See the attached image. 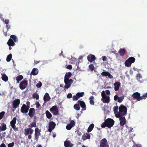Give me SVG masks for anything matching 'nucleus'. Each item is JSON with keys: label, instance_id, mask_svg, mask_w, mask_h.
<instances>
[{"label": "nucleus", "instance_id": "1", "mask_svg": "<svg viewBox=\"0 0 147 147\" xmlns=\"http://www.w3.org/2000/svg\"><path fill=\"white\" fill-rule=\"evenodd\" d=\"M119 113L115 115V116L117 118H119L126 115L127 111V108L125 106L121 105L119 108Z\"/></svg>", "mask_w": 147, "mask_h": 147}, {"label": "nucleus", "instance_id": "2", "mask_svg": "<svg viewBox=\"0 0 147 147\" xmlns=\"http://www.w3.org/2000/svg\"><path fill=\"white\" fill-rule=\"evenodd\" d=\"M114 123L115 121L113 119L108 118L102 123L101 126L102 128H105L106 127L109 128H111L113 127Z\"/></svg>", "mask_w": 147, "mask_h": 147}, {"label": "nucleus", "instance_id": "3", "mask_svg": "<svg viewBox=\"0 0 147 147\" xmlns=\"http://www.w3.org/2000/svg\"><path fill=\"white\" fill-rule=\"evenodd\" d=\"M101 96L102 98L101 100L104 103H109L110 101V97L106 95L104 91H103L101 92Z\"/></svg>", "mask_w": 147, "mask_h": 147}, {"label": "nucleus", "instance_id": "4", "mask_svg": "<svg viewBox=\"0 0 147 147\" xmlns=\"http://www.w3.org/2000/svg\"><path fill=\"white\" fill-rule=\"evenodd\" d=\"M135 59L134 57H130L125 61V65L127 67H129L132 63L135 62Z\"/></svg>", "mask_w": 147, "mask_h": 147}, {"label": "nucleus", "instance_id": "5", "mask_svg": "<svg viewBox=\"0 0 147 147\" xmlns=\"http://www.w3.org/2000/svg\"><path fill=\"white\" fill-rule=\"evenodd\" d=\"M132 97L134 100L136 99L138 101H139L142 100V96H140V94L138 92H136L133 93Z\"/></svg>", "mask_w": 147, "mask_h": 147}, {"label": "nucleus", "instance_id": "6", "mask_svg": "<svg viewBox=\"0 0 147 147\" xmlns=\"http://www.w3.org/2000/svg\"><path fill=\"white\" fill-rule=\"evenodd\" d=\"M64 82L65 84L64 86L65 88L68 89L70 86L71 85L73 82V80L72 79L64 80Z\"/></svg>", "mask_w": 147, "mask_h": 147}, {"label": "nucleus", "instance_id": "7", "mask_svg": "<svg viewBox=\"0 0 147 147\" xmlns=\"http://www.w3.org/2000/svg\"><path fill=\"white\" fill-rule=\"evenodd\" d=\"M50 111L54 115H57L58 114L59 110L57 106H53L50 109Z\"/></svg>", "mask_w": 147, "mask_h": 147}, {"label": "nucleus", "instance_id": "8", "mask_svg": "<svg viewBox=\"0 0 147 147\" xmlns=\"http://www.w3.org/2000/svg\"><path fill=\"white\" fill-rule=\"evenodd\" d=\"M28 86V81L25 80L21 82L19 87L21 90H24Z\"/></svg>", "mask_w": 147, "mask_h": 147}, {"label": "nucleus", "instance_id": "9", "mask_svg": "<svg viewBox=\"0 0 147 147\" xmlns=\"http://www.w3.org/2000/svg\"><path fill=\"white\" fill-rule=\"evenodd\" d=\"M40 131V130L38 127H36L35 128L34 134L35 138H34L35 140H38L39 136L41 134Z\"/></svg>", "mask_w": 147, "mask_h": 147}, {"label": "nucleus", "instance_id": "10", "mask_svg": "<svg viewBox=\"0 0 147 147\" xmlns=\"http://www.w3.org/2000/svg\"><path fill=\"white\" fill-rule=\"evenodd\" d=\"M100 144V147H109L107 144V140L105 138L101 140Z\"/></svg>", "mask_w": 147, "mask_h": 147}, {"label": "nucleus", "instance_id": "11", "mask_svg": "<svg viewBox=\"0 0 147 147\" xmlns=\"http://www.w3.org/2000/svg\"><path fill=\"white\" fill-rule=\"evenodd\" d=\"M56 126L55 123L53 121L50 122L49 124V128L48 131L49 132H51L55 128Z\"/></svg>", "mask_w": 147, "mask_h": 147}, {"label": "nucleus", "instance_id": "12", "mask_svg": "<svg viewBox=\"0 0 147 147\" xmlns=\"http://www.w3.org/2000/svg\"><path fill=\"white\" fill-rule=\"evenodd\" d=\"M20 103V100L19 99H17L13 100L12 105L14 109H16L19 107Z\"/></svg>", "mask_w": 147, "mask_h": 147}, {"label": "nucleus", "instance_id": "13", "mask_svg": "<svg viewBox=\"0 0 147 147\" xmlns=\"http://www.w3.org/2000/svg\"><path fill=\"white\" fill-rule=\"evenodd\" d=\"M29 108L27 107L26 105L23 104L21 108V111L22 113H27L28 111Z\"/></svg>", "mask_w": 147, "mask_h": 147}, {"label": "nucleus", "instance_id": "14", "mask_svg": "<svg viewBox=\"0 0 147 147\" xmlns=\"http://www.w3.org/2000/svg\"><path fill=\"white\" fill-rule=\"evenodd\" d=\"M24 134L25 136H27L30 134H32L33 132V130L30 128H25L24 129Z\"/></svg>", "mask_w": 147, "mask_h": 147}, {"label": "nucleus", "instance_id": "15", "mask_svg": "<svg viewBox=\"0 0 147 147\" xmlns=\"http://www.w3.org/2000/svg\"><path fill=\"white\" fill-rule=\"evenodd\" d=\"M75 122L74 120H71L70 123L66 125V129L68 130H70L75 125Z\"/></svg>", "mask_w": 147, "mask_h": 147}, {"label": "nucleus", "instance_id": "16", "mask_svg": "<svg viewBox=\"0 0 147 147\" xmlns=\"http://www.w3.org/2000/svg\"><path fill=\"white\" fill-rule=\"evenodd\" d=\"M35 110L34 108H30L29 111L28 115L31 117H32L34 116L35 114Z\"/></svg>", "mask_w": 147, "mask_h": 147}, {"label": "nucleus", "instance_id": "17", "mask_svg": "<svg viewBox=\"0 0 147 147\" xmlns=\"http://www.w3.org/2000/svg\"><path fill=\"white\" fill-rule=\"evenodd\" d=\"M119 118V120L120 125L123 126L125 124L126 122V120L125 118L124 117L122 116Z\"/></svg>", "mask_w": 147, "mask_h": 147}, {"label": "nucleus", "instance_id": "18", "mask_svg": "<svg viewBox=\"0 0 147 147\" xmlns=\"http://www.w3.org/2000/svg\"><path fill=\"white\" fill-rule=\"evenodd\" d=\"M64 146L65 147H72L74 144L71 143L70 141L66 140L64 142Z\"/></svg>", "mask_w": 147, "mask_h": 147}, {"label": "nucleus", "instance_id": "19", "mask_svg": "<svg viewBox=\"0 0 147 147\" xmlns=\"http://www.w3.org/2000/svg\"><path fill=\"white\" fill-rule=\"evenodd\" d=\"M87 58L89 61L92 62L95 59L96 57L94 55L90 54L88 56Z\"/></svg>", "mask_w": 147, "mask_h": 147}, {"label": "nucleus", "instance_id": "20", "mask_svg": "<svg viewBox=\"0 0 147 147\" xmlns=\"http://www.w3.org/2000/svg\"><path fill=\"white\" fill-rule=\"evenodd\" d=\"M77 103H78L81 107L84 109V110H86V106L85 103L83 101L81 100H78Z\"/></svg>", "mask_w": 147, "mask_h": 147}, {"label": "nucleus", "instance_id": "21", "mask_svg": "<svg viewBox=\"0 0 147 147\" xmlns=\"http://www.w3.org/2000/svg\"><path fill=\"white\" fill-rule=\"evenodd\" d=\"M120 85L121 83L119 82H115L114 83V86H115L114 90L115 91L119 90Z\"/></svg>", "mask_w": 147, "mask_h": 147}, {"label": "nucleus", "instance_id": "22", "mask_svg": "<svg viewBox=\"0 0 147 147\" xmlns=\"http://www.w3.org/2000/svg\"><path fill=\"white\" fill-rule=\"evenodd\" d=\"M51 99V98L49 96V94L47 93H46L43 97V99L45 102Z\"/></svg>", "mask_w": 147, "mask_h": 147}, {"label": "nucleus", "instance_id": "23", "mask_svg": "<svg viewBox=\"0 0 147 147\" xmlns=\"http://www.w3.org/2000/svg\"><path fill=\"white\" fill-rule=\"evenodd\" d=\"M90 134L86 133V134H85L83 136L82 138L83 140H85L86 139H90Z\"/></svg>", "mask_w": 147, "mask_h": 147}, {"label": "nucleus", "instance_id": "24", "mask_svg": "<svg viewBox=\"0 0 147 147\" xmlns=\"http://www.w3.org/2000/svg\"><path fill=\"white\" fill-rule=\"evenodd\" d=\"M7 44L9 47L11 46H13L15 44L11 38H10L9 39Z\"/></svg>", "mask_w": 147, "mask_h": 147}, {"label": "nucleus", "instance_id": "25", "mask_svg": "<svg viewBox=\"0 0 147 147\" xmlns=\"http://www.w3.org/2000/svg\"><path fill=\"white\" fill-rule=\"evenodd\" d=\"M1 78L3 80L6 82L8 80V76L5 74H1Z\"/></svg>", "mask_w": 147, "mask_h": 147}, {"label": "nucleus", "instance_id": "26", "mask_svg": "<svg viewBox=\"0 0 147 147\" xmlns=\"http://www.w3.org/2000/svg\"><path fill=\"white\" fill-rule=\"evenodd\" d=\"M72 74L70 72H67L64 77V80L69 79V78L71 76Z\"/></svg>", "mask_w": 147, "mask_h": 147}, {"label": "nucleus", "instance_id": "27", "mask_svg": "<svg viewBox=\"0 0 147 147\" xmlns=\"http://www.w3.org/2000/svg\"><path fill=\"white\" fill-rule=\"evenodd\" d=\"M31 74L34 76L37 75L38 74V70L37 68H34L32 70Z\"/></svg>", "mask_w": 147, "mask_h": 147}, {"label": "nucleus", "instance_id": "28", "mask_svg": "<svg viewBox=\"0 0 147 147\" xmlns=\"http://www.w3.org/2000/svg\"><path fill=\"white\" fill-rule=\"evenodd\" d=\"M125 50L124 49H121L119 51L120 55L121 56H123L125 54Z\"/></svg>", "mask_w": 147, "mask_h": 147}, {"label": "nucleus", "instance_id": "29", "mask_svg": "<svg viewBox=\"0 0 147 147\" xmlns=\"http://www.w3.org/2000/svg\"><path fill=\"white\" fill-rule=\"evenodd\" d=\"M29 126L31 128L33 127H36V120L34 119L33 121V122L32 123L30 124Z\"/></svg>", "mask_w": 147, "mask_h": 147}, {"label": "nucleus", "instance_id": "30", "mask_svg": "<svg viewBox=\"0 0 147 147\" xmlns=\"http://www.w3.org/2000/svg\"><path fill=\"white\" fill-rule=\"evenodd\" d=\"M94 125L93 123L89 125V127L88 128L87 131L89 133L91 132L94 127Z\"/></svg>", "mask_w": 147, "mask_h": 147}, {"label": "nucleus", "instance_id": "31", "mask_svg": "<svg viewBox=\"0 0 147 147\" xmlns=\"http://www.w3.org/2000/svg\"><path fill=\"white\" fill-rule=\"evenodd\" d=\"M17 118L16 117H14L13 120L10 121V125L11 126L15 125L16 123Z\"/></svg>", "mask_w": 147, "mask_h": 147}, {"label": "nucleus", "instance_id": "32", "mask_svg": "<svg viewBox=\"0 0 147 147\" xmlns=\"http://www.w3.org/2000/svg\"><path fill=\"white\" fill-rule=\"evenodd\" d=\"M23 78V77L22 75H20L17 76L16 78V80L17 81V83H19V82L22 80Z\"/></svg>", "mask_w": 147, "mask_h": 147}, {"label": "nucleus", "instance_id": "33", "mask_svg": "<svg viewBox=\"0 0 147 147\" xmlns=\"http://www.w3.org/2000/svg\"><path fill=\"white\" fill-rule=\"evenodd\" d=\"M45 113L47 118L49 119L52 117V115L49 111H46Z\"/></svg>", "mask_w": 147, "mask_h": 147}, {"label": "nucleus", "instance_id": "34", "mask_svg": "<svg viewBox=\"0 0 147 147\" xmlns=\"http://www.w3.org/2000/svg\"><path fill=\"white\" fill-rule=\"evenodd\" d=\"M10 37L11 38L12 40H13L15 42H16L18 41V39L15 35H11Z\"/></svg>", "mask_w": 147, "mask_h": 147}, {"label": "nucleus", "instance_id": "35", "mask_svg": "<svg viewBox=\"0 0 147 147\" xmlns=\"http://www.w3.org/2000/svg\"><path fill=\"white\" fill-rule=\"evenodd\" d=\"M1 130L2 131H4L7 129L6 125L4 123H2L1 124Z\"/></svg>", "mask_w": 147, "mask_h": 147}, {"label": "nucleus", "instance_id": "36", "mask_svg": "<svg viewBox=\"0 0 147 147\" xmlns=\"http://www.w3.org/2000/svg\"><path fill=\"white\" fill-rule=\"evenodd\" d=\"M74 107L77 111H78L80 109V106L78 103L75 104L74 105Z\"/></svg>", "mask_w": 147, "mask_h": 147}, {"label": "nucleus", "instance_id": "37", "mask_svg": "<svg viewBox=\"0 0 147 147\" xmlns=\"http://www.w3.org/2000/svg\"><path fill=\"white\" fill-rule=\"evenodd\" d=\"M94 99V97L93 96H91L89 98V99L90 100V103L91 105H94V102L93 100Z\"/></svg>", "mask_w": 147, "mask_h": 147}, {"label": "nucleus", "instance_id": "38", "mask_svg": "<svg viewBox=\"0 0 147 147\" xmlns=\"http://www.w3.org/2000/svg\"><path fill=\"white\" fill-rule=\"evenodd\" d=\"M84 92H78L76 94V95L78 96V98H79L82 97L84 96Z\"/></svg>", "mask_w": 147, "mask_h": 147}, {"label": "nucleus", "instance_id": "39", "mask_svg": "<svg viewBox=\"0 0 147 147\" xmlns=\"http://www.w3.org/2000/svg\"><path fill=\"white\" fill-rule=\"evenodd\" d=\"M32 97L33 98H36V100H38L39 98V95L36 93H33L32 95Z\"/></svg>", "mask_w": 147, "mask_h": 147}, {"label": "nucleus", "instance_id": "40", "mask_svg": "<svg viewBox=\"0 0 147 147\" xmlns=\"http://www.w3.org/2000/svg\"><path fill=\"white\" fill-rule=\"evenodd\" d=\"M12 57V55L11 54L9 55L7 57L6 61L7 62H9L11 60Z\"/></svg>", "mask_w": 147, "mask_h": 147}, {"label": "nucleus", "instance_id": "41", "mask_svg": "<svg viewBox=\"0 0 147 147\" xmlns=\"http://www.w3.org/2000/svg\"><path fill=\"white\" fill-rule=\"evenodd\" d=\"M89 68L90 69V71H93L94 70V66L92 64H90L89 65Z\"/></svg>", "mask_w": 147, "mask_h": 147}, {"label": "nucleus", "instance_id": "42", "mask_svg": "<svg viewBox=\"0 0 147 147\" xmlns=\"http://www.w3.org/2000/svg\"><path fill=\"white\" fill-rule=\"evenodd\" d=\"M118 106H115L113 107V111H114L115 113H119L118 111Z\"/></svg>", "mask_w": 147, "mask_h": 147}, {"label": "nucleus", "instance_id": "43", "mask_svg": "<svg viewBox=\"0 0 147 147\" xmlns=\"http://www.w3.org/2000/svg\"><path fill=\"white\" fill-rule=\"evenodd\" d=\"M124 97L123 96H122L121 97H119L117 101L119 102H121L124 99Z\"/></svg>", "mask_w": 147, "mask_h": 147}, {"label": "nucleus", "instance_id": "44", "mask_svg": "<svg viewBox=\"0 0 147 147\" xmlns=\"http://www.w3.org/2000/svg\"><path fill=\"white\" fill-rule=\"evenodd\" d=\"M109 72L107 71H104L101 74L103 76H107Z\"/></svg>", "mask_w": 147, "mask_h": 147}, {"label": "nucleus", "instance_id": "45", "mask_svg": "<svg viewBox=\"0 0 147 147\" xmlns=\"http://www.w3.org/2000/svg\"><path fill=\"white\" fill-rule=\"evenodd\" d=\"M5 113V111H2L0 113V120L1 119L3 118Z\"/></svg>", "mask_w": 147, "mask_h": 147}, {"label": "nucleus", "instance_id": "46", "mask_svg": "<svg viewBox=\"0 0 147 147\" xmlns=\"http://www.w3.org/2000/svg\"><path fill=\"white\" fill-rule=\"evenodd\" d=\"M12 128L13 129V130L15 131H18V127H16V125H12V126H11Z\"/></svg>", "mask_w": 147, "mask_h": 147}, {"label": "nucleus", "instance_id": "47", "mask_svg": "<svg viewBox=\"0 0 147 147\" xmlns=\"http://www.w3.org/2000/svg\"><path fill=\"white\" fill-rule=\"evenodd\" d=\"M42 85V83L40 82H39L38 83H37L36 85V86L38 88H40Z\"/></svg>", "mask_w": 147, "mask_h": 147}, {"label": "nucleus", "instance_id": "48", "mask_svg": "<svg viewBox=\"0 0 147 147\" xmlns=\"http://www.w3.org/2000/svg\"><path fill=\"white\" fill-rule=\"evenodd\" d=\"M78 96L74 95L73 96V100H77L78 99Z\"/></svg>", "mask_w": 147, "mask_h": 147}, {"label": "nucleus", "instance_id": "49", "mask_svg": "<svg viewBox=\"0 0 147 147\" xmlns=\"http://www.w3.org/2000/svg\"><path fill=\"white\" fill-rule=\"evenodd\" d=\"M14 142L9 143L8 144V147H13L14 146Z\"/></svg>", "mask_w": 147, "mask_h": 147}, {"label": "nucleus", "instance_id": "50", "mask_svg": "<svg viewBox=\"0 0 147 147\" xmlns=\"http://www.w3.org/2000/svg\"><path fill=\"white\" fill-rule=\"evenodd\" d=\"M67 97L68 98H70L72 97V95L71 93H69L67 95Z\"/></svg>", "mask_w": 147, "mask_h": 147}, {"label": "nucleus", "instance_id": "51", "mask_svg": "<svg viewBox=\"0 0 147 147\" xmlns=\"http://www.w3.org/2000/svg\"><path fill=\"white\" fill-rule=\"evenodd\" d=\"M147 97V92L144 94H143L142 96V99H145Z\"/></svg>", "mask_w": 147, "mask_h": 147}, {"label": "nucleus", "instance_id": "52", "mask_svg": "<svg viewBox=\"0 0 147 147\" xmlns=\"http://www.w3.org/2000/svg\"><path fill=\"white\" fill-rule=\"evenodd\" d=\"M35 105L37 108L39 107L40 106L39 102L37 101L36 102V103H35Z\"/></svg>", "mask_w": 147, "mask_h": 147}, {"label": "nucleus", "instance_id": "53", "mask_svg": "<svg viewBox=\"0 0 147 147\" xmlns=\"http://www.w3.org/2000/svg\"><path fill=\"white\" fill-rule=\"evenodd\" d=\"M26 104L27 105H26V106L27 107L30 108V102L28 101H27L26 102Z\"/></svg>", "mask_w": 147, "mask_h": 147}, {"label": "nucleus", "instance_id": "54", "mask_svg": "<svg viewBox=\"0 0 147 147\" xmlns=\"http://www.w3.org/2000/svg\"><path fill=\"white\" fill-rule=\"evenodd\" d=\"M66 68L67 69H72V67L71 65H68L66 67Z\"/></svg>", "mask_w": 147, "mask_h": 147}, {"label": "nucleus", "instance_id": "55", "mask_svg": "<svg viewBox=\"0 0 147 147\" xmlns=\"http://www.w3.org/2000/svg\"><path fill=\"white\" fill-rule=\"evenodd\" d=\"M119 97L117 95H115L114 96V99L115 101H116L117 100H118Z\"/></svg>", "mask_w": 147, "mask_h": 147}, {"label": "nucleus", "instance_id": "56", "mask_svg": "<svg viewBox=\"0 0 147 147\" xmlns=\"http://www.w3.org/2000/svg\"><path fill=\"white\" fill-rule=\"evenodd\" d=\"M107 76L110 78H112L113 77V76L109 72Z\"/></svg>", "mask_w": 147, "mask_h": 147}, {"label": "nucleus", "instance_id": "57", "mask_svg": "<svg viewBox=\"0 0 147 147\" xmlns=\"http://www.w3.org/2000/svg\"><path fill=\"white\" fill-rule=\"evenodd\" d=\"M4 22L6 25L8 24L9 22V20L8 19H6Z\"/></svg>", "mask_w": 147, "mask_h": 147}, {"label": "nucleus", "instance_id": "58", "mask_svg": "<svg viewBox=\"0 0 147 147\" xmlns=\"http://www.w3.org/2000/svg\"><path fill=\"white\" fill-rule=\"evenodd\" d=\"M102 60L103 61H106L107 59V58L106 57L104 56L102 57Z\"/></svg>", "mask_w": 147, "mask_h": 147}, {"label": "nucleus", "instance_id": "59", "mask_svg": "<svg viewBox=\"0 0 147 147\" xmlns=\"http://www.w3.org/2000/svg\"><path fill=\"white\" fill-rule=\"evenodd\" d=\"M6 28H7V31H8L9 30V29H10V26L8 24L6 25Z\"/></svg>", "mask_w": 147, "mask_h": 147}, {"label": "nucleus", "instance_id": "60", "mask_svg": "<svg viewBox=\"0 0 147 147\" xmlns=\"http://www.w3.org/2000/svg\"><path fill=\"white\" fill-rule=\"evenodd\" d=\"M105 92L107 94L109 95L110 94L109 90H106L105 91Z\"/></svg>", "mask_w": 147, "mask_h": 147}, {"label": "nucleus", "instance_id": "61", "mask_svg": "<svg viewBox=\"0 0 147 147\" xmlns=\"http://www.w3.org/2000/svg\"><path fill=\"white\" fill-rule=\"evenodd\" d=\"M0 147H6V146L4 144L2 143L1 144Z\"/></svg>", "mask_w": 147, "mask_h": 147}, {"label": "nucleus", "instance_id": "62", "mask_svg": "<svg viewBox=\"0 0 147 147\" xmlns=\"http://www.w3.org/2000/svg\"><path fill=\"white\" fill-rule=\"evenodd\" d=\"M77 134L78 136H80L82 135V133L78 130L77 131Z\"/></svg>", "mask_w": 147, "mask_h": 147}, {"label": "nucleus", "instance_id": "63", "mask_svg": "<svg viewBox=\"0 0 147 147\" xmlns=\"http://www.w3.org/2000/svg\"><path fill=\"white\" fill-rule=\"evenodd\" d=\"M31 134H30L28 135V139H31L32 138Z\"/></svg>", "mask_w": 147, "mask_h": 147}, {"label": "nucleus", "instance_id": "64", "mask_svg": "<svg viewBox=\"0 0 147 147\" xmlns=\"http://www.w3.org/2000/svg\"><path fill=\"white\" fill-rule=\"evenodd\" d=\"M136 147H142V146L140 144H136Z\"/></svg>", "mask_w": 147, "mask_h": 147}]
</instances>
